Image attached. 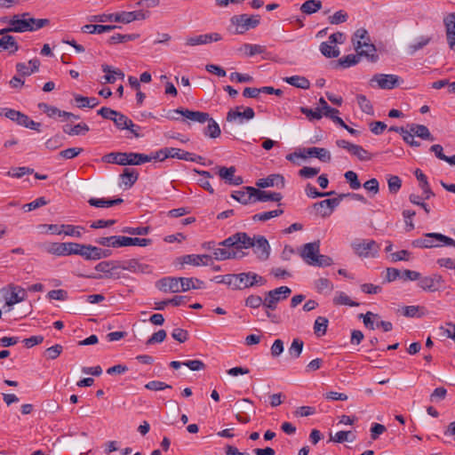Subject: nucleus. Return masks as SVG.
Returning <instances> with one entry per match:
<instances>
[{
    "label": "nucleus",
    "instance_id": "4d7b16f0",
    "mask_svg": "<svg viewBox=\"0 0 455 455\" xmlns=\"http://www.w3.org/2000/svg\"><path fill=\"white\" fill-rule=\"evenodd\" d=\"M283 213V210L276 209L274 211L264 212L260 213H257L252 216V220L254 221H267L272 218L278 217Z\"/></svg>",
    "mask_w": 455,
    "mask_h": 455
},
{
    "label": "nucleus",
    "instance_id": "c03bdc74",
    "mask_svg": "<svg viewBox=\"0 0 455 455\" xmlns=\"http://www.w3.org/2000/svg\"><path fill=\"white\" fill-rule=\"evenodd\" d=\"M322 8V2L317 0H307L300 6V11L305 14H313Z\"/></svg>",
    "mask_w": 455,
    "mask_h": 455
},
{
    "label": "nucleus",
    "instance_id": "5701e85b",
    "mask_svg": "<svg viewBox=\"0 0 455 455\" xmlns=\"http://www.w3.org/2000/svg\"><path fill=\"white\" fill-rule=\"evenodd\" d=\"M221 39V36L218 33L199 35L196 36H191L187 39V44L190 46H196L199 44H206L211 42H218Z\"/></svg>",
    "mask_w": 455,
    "mask_h": 455
},
{
    "label": "nucleus",
    "instance_id": "e433bc0d",
    "mask_svg": "<svg viewBox=\"0 0 455 455\" xmlns=\"http://www.w3.org/2000/svg\"><path fill=\"white\" fill-rule=\"evenodd\" d=\"M10 50L11 53H14L19 50L18 43L12 36H3L0 38V52Z\"/></svg>",
    "mask_w": 455,
    "mask_h": 455
},
{
    "label": "nucleus",
    "instance_id": "a18cd8bd",
    "mask_svg": "<svg viewBox=\"0 0 455 455\" xmlns=\"http://www.w3.org/2000/svg\"><path fill=\"white\" fill-rule=\"evenodd\" d=\"M122 20V23H130L133 20H145L146 15L142 11H135V12H123L121 17H118L117 20Z\"/></svg>",
    "mask_w": 455,
    "mask_h": 455
},
{
    "label": "nucleus",
    "instance_id": "8fccbe9b",
    "mask_svg": "<svg viewBox=\"0 0 455 455\" xmlns=\"http://www.w3.org/2000/svg\"><path fill=\"white\" fill-rule=\"evenodd\" d=\"M61 228L62 234L77 238L82 236V233L84 230V228L82 226H74L69 224H62Z\"/></svg>",
    "mask_w": 455,
    "mask_h": 455
},
{
    "label": "nucleus",
    "instance_id": "58836bf2",
    "mask_svg": "<svg viewBox=\"0 0 455 455\" xmlns=\"http://www.w3.org/2000/svg\"><path fill=\"white\" fill-rule=\"evenodd\" d=\"M95 243L106 247L118 248L122 247L121 235H111L106 237H99L95 239Z\"/></svg>",
    "mask_w": 455,
    "mask_h": 455
},
{
    "label": "nucleus",
    "instance_id": "aec40b11",
    "mask_svg": "<svg viewBox=\"0 0 455 455\" xmlns=\"http://www.w3.org/2000/svg\"><path fill=\"white\" fill-rule=\"evenodd\" d=\"M180 264H188L192 266H207L212 262V256L207 254H188L179 259Z\"/></svg>",
    "mask_w": 455,
    "mask_h": 455
},
{
    "label": "nucleus",
    "instance_id": "79ce46f5",
    "mask_svg": "<svg viewBox=\"0 0 455 455\" xmlns=\"http://www.w3.org/2000/svg\"><path fill=\"white\" fill-rule=\"evenodd\" d=\"M122 247L124 246H141L145 247L151 243L150 239L148 238H138V237H128L121 235Z\"/></svg>",
    "mask_w": 455,
    "mask_h": 455
},
{
    "label": "nucleus",
    "instance_id": "9b49d317",
    "mask_svg": "<svg viewBox=\"0 0 455 455\" xmlns=\"http://www.w3.org/2000/svg\"><path fill=\"white\" fill-rule=\"evenodd\" d=\"M346 195L341 194L337 198L325 199L321 202L315 203L314 208L316 210L320 209V215L323 218L328 217L331 214L333 210L340 204L341 200Z\"/></svg>",
    "mask_w": 455,
    "mask_h": 455
},
{
    "label": "nucleus",
    "instance_id": "6e6d98bb",
    "mask_svg": "<svg viewBox=\"0 0 455 455\" xmlns=\"http://www.w3.org/2000/svg\"><path fill=\"white\" fill-rule=\"evenodd\" d=\"M333 303L335 305H345L349 307H356L359 304L353 301L345 292L337 291L334 298Z\"/></svg>",
    "mask_w": 455,
    "mask_h": 455
},
{
    "label": "nucleus",
    "instance_id": "5fc2aeb1",
    "mask_svg": "<svg viewBox=\"0 0 455 455\" xmlns=\"http://www.w3.org/2000/svg\"><path fill=\"white\" fill-rule=\"evenodd\" d=\"M329 321L324 316H318L314 323V331L316 336H323L327 331Z\"/></svg>",
    "mask_w": 455,
    "mask_h": 455
},
{
    "label": "nucleus",
    "instance_id": "bf43d9fd",
    "mask_svg": "<svg viewBox=\"0 0 455 455\" xmlns=\"http://www.w3.org/2000/svg\"><path fill=\"white\" fill-rule=\"evenodd\" d=\"M350 154L356 156L360 161H369L371 159V155L359 145L352 147Z\"/></svg>",
    "mask_w": 455,
    "mask_h": 455
},
{
    "label": "nucleus",
    "instance_id": "0e129e2a",
    "mask_svg": "<svg viewBox=\"0 0 455 455\" xmlns=\"http://www.w3.org/2000/svg\"><path fill=\"white\" fill-rule=\"evenodd\" d=\"M360 55L357 54H348L339 60V64L343 68H349L357 64L360 61Z\"/></svg>",
    "mask_w": 455,
    "mask_h": 455
},
{
    "label": "nucleus",
    "instance_id": "49530a36",
    "mask_svg": "<svg viewBox=\"0 0 455 455\" xmlns=\"http://www.w3.org/2000/svg\"><path fill=\"white\" fill-rule=\"evenodd\" d=\"M232 198L238 201L243 204H248L253 202L254 194L251 191H247L245 188L242 191H235L231 195Z\"/></svg>",
    "mask_w": 455,
    "mask_h": 455
},
{
    "label": "nucleus",
    "instance_id": "0eeeda50",
    "mask_svg": "<svg viewBox=\"0 0 455 455\" xmlns=\"http://www.w3.org/2000/svg\"><path fill=\"white\" fill-rule=\"evenodd\" d=\"M291 290L288 286H281L265 293L264 307L272 311L277 308V304L286 299Z\"/></svg>",
    "mask_w": 455,
    "mask_h": 455
},
{
    "label": "nucleus",
    "instance_id": "6ab92c4d",
    "mask_svg": "<svg viewBox=\"0 0 455 455\" xmlns=\"http://www.w3.org/2000/svg\"><path fill=\"white\" fill-rule=\"evenodd\" d=\"M443 283V279L440 275L435 274L431 276L419 277L418 285L424 291H435Z\"/></svg>",
    "mask_w": 455,
    "mask_h": 455
},
{
    "label": "nucleus",
    "instance_id": "774afa93",
    "mask_svg": "<svg viewBox=\"0 0 455 455\" xmlns=\"http://www.w3.org/2000/svg\"><path fill=\"white\" fill-rule=\"evenodd\" d=\"M387 184L390 193L396 194L402 187V180L398 176L390 175L387 179Z\"/></svg>",
    "mask_w": 455,
    "mask_h": 455
},
{
    "label": "nucleus",
    "instance_id": "c9c22d12",
    "mask_svg": "<svg viewBox=\"0 0 455 455\" xmlns=\"http://www.w3.org/2000/svg\"><path fill=\"white\" fill-rule=\"evenodd\" d=\"M125 165H140L150 162L148 155L140 153H126Z\"/></svg>",
    "mask_w": 455,
    "mask_h": 455
},
{
    "label": "nucleus",
    "instance_id": "dca6fc26",
    "mask_svg": "<svg viewBox=\"0 0 455 455\" xmlns=\"http://www.w3.org/2000/svg\"><path fill=\"white\" fill-rule=\"evenodd\" d=\"M180 277H164L156 282V287L164 292L178 293L182 292L180 289Z\"/></svg>",
    "mask_w": 455,
    "mask_h": 455
},
{
    "label": "nucleus",
    "instance_id": "4468645a",
    "mask_svg": "<svg viewBox=\"0 0 455 455\" xmlns=\"http://www.w3.org/2000/svg\"><path fill=\"white\" fill-rule=\"evenodd\" d=\"M119 267L135 274H149L152 272V268L149 265L136 259H131L124 261L119 265Z\"/></svg>",
    "mask_w": 455,
    "mask_h": 455
},
{
    "label": "nucleus",
    "instance_id": "a211bd4d",
    "mask_svg": "<svg viewBox=\"0 0 455 455\" xmlns=\"http://www.w3.org/2000/svg\"><path fill=\"white\" fill-rule=\"evenodd\" d=\"M256 186L260 188H283L285 187L284 177L281 174H270L266 178L259 179L256 182Z\"/></svg>",
    "mask_w": 455,
    "mask_h": 455
},
{
    "label": "nucleus",
    "instance_id": "393cba45",
    "mask_svg": "<svg viewBox=\"0 0 455 455\" xmlns=\"http://www.w3.org/2000/svg\"><path fill=\"white\" fill-rule=\"evenodd\" d=\"M408 132L412 133L415 137H419L422 140L433 141L435 139L431 135L428 128L423 124H408Z\"/></svg>",
    "mask_w": 455,
    "mask_h": 455
},
{
    "label": "nucleus",
    "instance_id": "7ed1b4c3",
    "mask_svg": "<svg viewBox=\"0 0 455 455\" xmlns=\"http://www.w3.org/2000/svg\"><path fill=\"white\" fill-rule=\"evenodd\" d=\"M209 116H181V117H174L175 121L180 124L190 126V122H197L200 124L208 123L205 128L204 134L210 138H217L220 135V128L216 121L212 118H208Z\"/></svg>",
    "mask_w": 455,
    "mask_h": 455
},
{
    "label": "nucleus",
    "instance_id": "f03ea898",
    "mask_svg": "<svg viewBox=\"0 0 455 455\" xmlns=\"http://www.w3.org/2000/svg\"><path fill=\"white\" fill-rule=\"evenodd\" d=\"M416 248H437L441 246H451L455 248V240L440 233H426L420 238L411 243Z\"/></svg>",
    "mask_w": 455,
    "mask_h": 455
},
{
    "label": "nucleus",
    "instance_id": "a19ab883",
    "mask_svg": "<svg viewBox=\"0 0 455 455\" xmlns=\"http://www.w3.org/2000/svg\"><path fill=\"white\" fill-rule=\"evenodd\" d=\"M116 28H118V27L115 26V25H92V24H90V25H84V27H82L81 29L84 33L101 34L104 32H109Z\"/></svg>",
    "mask_w": 455,
    "mask_h": 455
},
{
    "label": "nucleus",
    "instance_id": "ea45409f",
    "mask_svg": "<svg viewBox=\"0 0 455 455\" xmlns=\"http://www.w3.org/2000/svg\"><path fill=\"white\" fill-rule=\"evenodd\" d=\"M102 71L106 73L104 80L106 83L113 84L116 80V76L124 78V74L120 69H112V68L107 64L101 66Z\"/></svg>",
    "mask_w": 455,
    "mask_h": 455
},
{
    "label": "nucleus",
    "instance_id": "338daca9",
    "mask_svg": "<svg viewBox=\"0 0 455 455\" xmlns=\"http://www.w3.org/2000/svg\"><path fill=\"white\" fill-rule=\"evenodd\" d=\"M315 285L319 292H323L325 291H331L334 288L332 283L329 279L324 277L316 280Z\"/></svg>",
    "mask_w": 455,
    "mask_h": 455
},
{
    "label": "nucleus",
    "instance_id": "f257e3e1",
    "mask_svg": "<svg viewBox=\"0 0 455 455\" xmlns=\"http://www.w3.org/2000/svg\"><path fill=\"white\" fill-rule=\"evenodd\" d=\"M353 44L358 55L366 56L371 61L377 60L376 47L371 43L369 33L365 28H361L355 32Z\"/></svg>",
    "mask_w": 455,
    "mask_h": 455
},
{
    "label": "nucleus",
    "instance_id": "6e6552de",
    "mask_svg": "<svg viewBox=\"0 0 455 455\" xmlns=\"http://www.w3.org/2000/svg\"><path fill=\"white\" fill-rule=\"evenodd\" d=\"M401 83L402 79L398 76L392 74H377L370 80L371 86H377L383 90L394 89L398 87Z\"/></svg>",
    "mask_w": 455,
    "mask_h": 455
},
{
    "label": "nucleus",
    "instance_id": "e2e57ef3",
    "mask_svg": "<svg viewBox=\"0 0 455 455\" xmlns=\"http://www.w3.org/2000/svg\"><path fill=\"white\" fill-rule=\"evenodd\" d=\"M344 177L352 189H358L361 188V182L358 180L356 172L354 171L346 172Z\"/></svg>",
    "mask_w": 455,
    "mask_h": 455
},
{
    "label": "nucleus",
    "instance_id": "3c124183",
    "mask_svg": "<svg viewBox=\"0 0 455 455\" xmlns=\"http://www.w3.org/2000/svg\"><path fill=\"white\" fill-rule=\"evenodd\" d=\"M284 81L286 83H288L289 84L295 86L297 88L307 89L310 86L309 81L307 78H305L303 76H292L290 77H285Z\"/></svg>",
    "mask_w": 455,
    "mask_h": 455
},
{
    "label": "nucleus",
    "instance_id": "b1692460",
    "mask_svg": "<svg viewBox=\"0 0 455 455\" xmlns=\"http://www.w3.org/2000/svg\"><path fill=\"white\" fill-rule=\"evenodd\" d=\"M119 267L114 261H101L95 266V270L104 273L108 278H120V275L116 272Z\"/></svg>",
    "mask_w": 455,
    "mask_h": 455
},
{
    "label": "nucleus",
    "instance_id": "680f3d73",
    "mask_svg": "<svg viewBox=\"0 0 455 455\" xmlns=\"http://www.w3.org/2000/svg\"><path fill=\"white\" fill-rule=\"evenodd\" d=\"M34 172V170L29 167H15L12 168L8 172L7 175L12 178H17L20 179L27 174H32Z\"/></svg>",
    "mask_w": 455,
    "mask_h": 455
},
{
    "label": "nucleus",
    "instance_id": "39448f33",
    "mask_svg": "<svg viewBox=\"0 0 455 455\" xmlns=\"http://www.w3.org/2000/svg\"><path fill=\"white\" fill-rule=\"evenodd\" d=\"M253 241L254 237L249 236L244 232H238L220 242L219 245L233 247L238 253L242 249L251 248L253 246Z\"/></svg>",
    "mask_w": 455,
    "mask_h": 455
},
{
    "label": "nucleus",
    "instance_id": "9d476101",
    "mask_svg": "<svg viewBox=\"0 0 455 455\" xmlns=\"http://www.w3.org/2000/svg\"><path fill=\"white\" fill-rule=\"evenodd\" d=\"M237 276L238 290L247 289L256 285L262 286L267 283V280L263 276L254 272L240 273L237 274Z\"/></svg>",
    "mask_w": 455,
    "mask_h": 455
},
{
    "label": "nucleus",
    "instance_id": "bb28decb",
    "mask_svg": "<svg viewBox=\"0 0 455 455\" xmlns=\"http://www.w3.org/2000/svg\"><path fill=\"white\" fill-rule=\"evenodd\" d=\"M73 104L80 109H85L93 108L97 107L100 102L95 97H84L79 94H75Z\"/></svg>",
    "mask_w": 455,
    "mask_h": 455
},
{
    "label": "nucleus",
    "instance_id": "37998d69",
    "mask_svg": "<svg viewBox=\"0 0 455 455\" xmlns=\"http://www.w3.org/2000/svg\"><path fill=\"white\" fill-rule=\"evenodd\" d=\"M126 153L112 152L105 155L102 161L108 164H116L119 165H125Z\"/></svg>",
    "mask_w": 455,
    "mask_h": 455
},
{
    "label": "nucleus",
    "instance_id": "2eb2a0df",
    "mask_svg": "<svg viewBox=\"0 0 455 455\" xmlns=\"http://www.w3.org/2000/svg\"><path fill=\"white\" fill-rule=\"evenodd\" d=\"M235 172H236V169L234 166H230V167L221 166V167H218L217 173L228 185L239 186V185L243 184V180L241 176L235 175Z\"/></svg>",
    "mask_w": 455,
    "mask_h": 455
},
{
    "label": "nucleus",
    "instance_id": "20e7f679",
    "mask_svg": "<svg viewBox=\"0 0 455 455\" xmlns=\"http://www.w3.org/2000/svg\"><path fill=\"white\" fill-rule=\"evenodd\" d=\"M351 247L355 253L361 258H374L380 249L379 244L370 239L355 240L351 243Z\"/></svg>",
    "mask_w": 455,
    "mask_h": 455
},
{
    "label": "nucleus",
    "instance_id": "052dcab7",
    "mask_svg": "<svg viewBox=\"0 0 455 455\" xmlns=\"http://www.w3.org/2000/svg\"><path fill=\"white\" fill-rule=\"evenodd\" d=\"M265 298L262 299L259 295H250L245 299V306L252 309H258L259 307H264Z\"/></svg>",
    "mask_w": 455,
    "mask_h": 455
},
{
    "label": "nucleus",
    "instance_id": "603ef678",
    "mask_svg": "<svg viewBox=\"0 0 455 455\" xmlns=\"http://www.w3.org/2000/svg\"><path fill=\"white\" fill-rule=\"evenodd\" d=\"M123 14V12H117V13H111V14H99V15H93L92 16L89 20L92 22H107V21H116V22H121L122 20H117L118 17H121Z\"/></svg>",
    "mask_w": 455,
    "mask_h": 455
},
{
    "label": "nucleus",
    "instance_id": "4c0bfd02",
    "mask_svg": "<svg viewBox=\"0 0 455 455\" xmlns=\"http://www.w3.org/2000/svg\"><path fill=\"white\" fill-rule=\"evenodd\" d=\"M120 177L123 184L126 188H131L137 181L139 172L134 169L125 168Z\"/></svg>",
    "mask_w": 455,
    "mask_h": 455
},
{
    "label": "nucleus",
    "instance_id": "864d4df0",
    "mask_svg": "<svg viewBox=\"0 0 455 455\" xmlns=\"http://www.w3.org/2000/svg\"><path fill=\"white\" fill-rule=\"evenodd\" d=\"M320 52L327 58H336L339 55V50L330 44L329 41L320 44Z\"/></svg>",
    "mask_w": 455,
    "mask_h": 455
},
{
    "label": "nucleus",
    "instance_id": "72a5a7b5",
    "mask_svg": "<svg viewBox=\"0 0 455 455\" xmlns=\"http://www.w3.org/2000/svg\"><path fill=\"white\" fill-rule=\"evenodd\" d=\"M213 257L217 260H225L228 259H235L237 251L233 247L217 248L213 251Z\"/></svg>",
    "mask_w": 455,
    "mask_h": 455
},
{
    "label": "nucleus",
    "instance_id": "a878e982",
    "mask_svg": "<svg viewBox=\"0 0 455 455\" xmlns=\"http://www.w3.org/2000/svg\"><path fill=\"white\" fill-rule=\"evenodd\" d=\"M78 255L86 260H98L100 259V247L81 243Z\"/></svg>",
    "mask_w": 455,
    "mask_h": 455
},
{
    "label": "nucleus",
    "instance_id": "2f4dec72",
    "mask_svg": "<svg viewBox=\"0 0 455 455\" xmlns=\"http://www.w3.org/2000/svg\"><path fill=\"white\" fill-rule=\"evenodd\" d=\"M305 152L307 156L316 157L323 163H328L331 159V153L323 148H309L305 149Z\"/></svg>",
    "mask_w": 455,
    "mask_h": 455
},
{
    "label": "nucleus",
    "instance_id": "09e8293b",
    "mask_svg": "<svg viewBox=\"0 0 455 455\" xmlns=\"http://www.w3.org/2000/svg\"><path fill=\"white\" fill-rule=\"evenodd\" d=\"M139 34H116L109 37L108 43L110 44L126 43L129 41H133L139 38Z\"/></svg>",
    "mask_w": 455,
    "mask_h": 455
},
{
    "label": "nucleus",
    "instance_id": "7c9ffc66",
    "mask_svg": "<svg viewBox=\"0 0 455 455\" xmlns=\"http://www.w3.org/2000/svg\"><path fill=\"white\" fill-rule=\"evenodd\" d=\"M170 157L189 162H197L202 159L199 156L176 148H170Z\"/></svg>",
    "mask_w": 455,
    "mask_h": 455
},
{
    "label": "nucleus",
    "instance_id": "de8ad7c7",
    "mask_svg": "<svg viewBox=\"0 0 455 455\" xmlns=\"http://www.w3.org/2000/svg\"><path fill=\"white\" fill-rule=\"evenodd\" d=\"M240 50L243 51L247 56L252 57L256 54L265 53L267 47L260 44H244Z\"/></svg>",
    "mask_w": 455,
    "mask_h": 455
},
{
    "label": "nucleus",
    "instance_id": "c85d7f7f",
    "mask_svg": "<svg viewBox=\"0 0 455 455\" xmlns=\"http://www.w3.org/2000/svg\"><path fill=\"white\" fill-rule=\"evenodd\" d=\"M12 121L17 123L19 125L24 126L26 128L40 132V127L42 126L41 123L35 122L29 118V116H7Z\"/></svg>",
    "mask_w": 455,
    "mask_h": 455
},
{
    "label": "nucleus",
    "instance_id": "c756f323",
    "mask_svg": "<svg viewBox=\"0 0 455 455\" xmlns=\"http://www.w3.org/2000/svg\"><path fill=\"white\" fill-rule=\"evenodd\" d=\"M180 289L182 292L188 291L191 289H203L204 283L195 277H180Z\"/></svg>",
    "mask_w": 455,
    "mask_h": 455
},
{
    "label": "nucleus",
    "instance_id": "423d86ee",
    "mask_svg": "<svg viewBox=\"0 0 455 455\" xmlns=\"http://www.w3.org/2000/svg\"><path fill=\"white\" fill-rule=\"evenodd\" d=\"M80 244L81 243L73 242L50 243L44 245V250L47 253L59 257L78 255Z\"/></svg>",
    "mask_w": 455,
    "mask_h": 455
},
{
    "label": "nucleus",
    "instance_id": "412c9836",
    "mask_svg": "<svg viewBox=\"0 0 455 455\" xmlns=\"http://www.w3.org/2000/svg\"><path fill=\"white\" fill-rule=\"evenodd\" d=\"M320 251V242L308 243L303 245L300 256L305 262L311 266V262H314L317 254Z\"/></svg>",
    "mask_w": 455,
    "mask_h": 455
},
{
    "label": "nucleus",
    "instance_id": "69168bd1",
    "mask_svg": "<svg viewBox=\"0 0 455 455\" xmlns=\"http://www.w3.org/2000/svg\"><path fill=\"white\" fill-rule=\"evenodd\" d=\"M355 435H352L351 431H339L335 434L333 437L331 438L333 442L342 443L344 442H353L355 440Z\"/></svg>",
    "mask_w": 455,
    "mask_h": 455
},
{
    "label": "nucleus",
    "instance_id": "f8f14e48",
    "mask_svg": "<svg viewBox=\"0 0 455 455\" xmlns=\"http://www.w3.org/2000/svg\"><path fill=\"white\" fill-rule=\"evenodd\" d=\"M106 118H110L113 120L115 124L119 129H126L129 130L135 137H140L139 131L140 129V126L134 124L131 119L128 118L127 116H102Z\"/></svg>",
    "mask_w": 455,
    "mask_h": 455
},
{
    "label": "nucleus",
    "instance_id": "473e14b6",
    "mask_svg": "<svg viewBox=\"0 0 455 455\" xmlns=\"http://www.w3.org/2000/svg\"><path fill=\"white\" fill-rule=\"evenodd\" d=\"M88 203L91 206L98 208H108L123 203L122 198L105 199V198H90Z\"/></svg>",
    "mask_w": 455,
    "mask_h": 455
},
{
    "label": "nucleus",
    "instance_id": "1a4fd4ad",
    "mask_svg": "<svg viewBox=\"0 0 455 455\" xmlns=\"http://www.w3.org/2000/svg\"><path fill=\"white\" fill-rule=\"evenodd\" d=\"M232 24L236 26V32L243 34L250 28H254L259 24V16H249L247 14L235 15L231 18Z\"/></svg>",
    "mask_w": 455,
    "mask_h": 455
},
{
    "label": "nucleus",
    "instance_id": "f704fd0d",
    "mask_svg": "<svg viewBox=\"0 0 455 455\" xmlns=\"http://www.w3.org/2000/svg\"><path fill=\"white\" fill-rule=\"evenodd\" d=\"M62 130L65 133L75 136V135H84L89 131V127L87 124L84 123H80L75 125L71 124H67L63 125Z\"/></svg>",
    "mask_w": 455,
    "mask_h": 455
},
{
    "label": "nucleus",
    "instance_id": "ddd939ff",
    "mask_svg": "<svg viewBox=\"0 0 455 455\" xmlns=\"http://www.w3.org/2000/svg\"><path fill=\"white\" fill-rule=\"evenodd\" d=\"M244 188L253 192V202H280L283 198L282 194L278 192L265 191L253 187H245Z\"/></svg>",
    "mask_w": 455,
    "mask_h": 455
},
{
    "label": "nucleus",
    "instance_id": "4be33fe9",
    "mask_svg": "<svg viewBox=\"0 0 455 455\" xmlns=\"http://www.w3.org/2000/svg\"><path fill=\"white\" fill-rule=\"evenodd\" d=\"M28 13L25 12L21 14V19L18 15H14L10 20L11 29L12 32H25L33 31V26L28 23Z\"/></svg>",
    "mask_w": 455,
    "mask_h": 455
},
{
    "label": "nucleus",
    "instance_id": "cd10ccee",
    "mask_svg": "<svg viewBox=\"0 0 455 455\" xmlns=\"http://www.w3.org/2000/svg\"><path fill=\"white\" fill-rule=\"evenodd\" d=\"M10 295L6 298V305L11 307L14 304L20 303L26 299V291L16 285H10Z\"/></svg>",
    "mask_w": 455,
    "mask_h": 455
},
{
    "label": "nucleus",
    "instance_id": "f3484780",
    "mask_svg": "<svg viewBox=\"0 0 455 455\" xmlns=\"http://www.w3.org/2000/svg\"><path fill=\"white\" fill-rule=\"evenodd\" d=\"M251 248L260 260H266L268 259L270 246L267 240L264 236H254L253 246Z\"/></svg>",
    "mask_w": 455,
    "mask_h": 455
},
{
    "label": "nucleus",
    "instance_id": "13d9d810",
    "mask_svg": "<svg viewBox=\"0 0 455 455\" xmlns=\"http://www.w3.org/2000/svg\"><path fill=\"white\" fill-rule=\"evenodd\" d=\"M303 346L304 342L300 339H294L289 347L290 355L294 359L299 358L303 350Z\"/></svg>",
    "mask_w": 455,
    "mask_h": 455
}]
</instances>
